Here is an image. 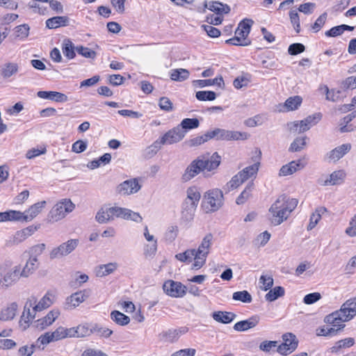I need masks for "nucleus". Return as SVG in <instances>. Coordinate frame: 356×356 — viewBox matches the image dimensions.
Wrapping results in <instances>:
<instances>
[{
    "label": "nucleus",
    "instance_id": "obj_1",
    "mask_svg": "<svg viewBox=\"0 0 356 356\" xmlns=\"http://www.w3.org/2000/svg\"><path fill=\"white\" fill-rule=\"evenodd\" d=\"M298 204L296 198H291L285 194L280 195L269 209L271 224L277 226L286 220Z\"/></svg>",
    "mask_w": 356,
    "mask_h": 356
},
{
    "label": "nucleus",
    "instance_id": "obj_2",
    "mask_svg": "<svg viewBox=\"0 0 356 356\" xmlns=\"http://www.w3.org/2000/svg\"><path fill=\"white\" fill-rule=\"evenodd\" d=\"M220 161L221 157L217 152L213 153L210 157L206 155L200 156L186 168L182 175V179L188 181L204 170L208 171L215 170L219 166Z\"/></svg>",
    "mask_w": 356,
    "mask_h": 356
},
{
    "label": "nucleus",
    "instance_id": "obj_3",
    "mask_svg": "<svg viewBox=\"0 0 356 356\" xmlns=\"http://www.w3.org/2000/svg\"><path fill=\"white\" fill-rule=\"evenodd\" d=\"M356 316V296L346 300L338 311L329 314L327 321H334L336 318L343 321H350Z\"/></svg>",
    "mask_w": 356,
    "mask_h": 356
},
{
    "label": "nucleus",
    "instance_id": "obj_4",
    "mask_svg": "<svg viewBox=\"0 0 356 356\" xmlns=\"http://www.w3.org/2000/svg\"><path fill=\"white\" fill-rule=\"evenodd\" d=\"M207 134L209 140L216 139L217 140H244L250 136V134L246 132L230 131L220 128L208 131Z\"/></svg>",
    "mask_w": 356,
    "mask_h": 356
},
{
    "label": "nucleus",
    "instance_id": "obj_5",
    "mask_svg": "<svg viewBox=\"0 0 356 356\" xmlns=\"http://www.w3.org/2000/svg\"><path fill=\"white\" fill-rule=\"evenodd\" d=\"M74 208V204L70 199H63L52 207L48 214V219L51 222L60 220L67 213L72 212Z\"/></svg>",
    "mask_w": 356,
    "mask_h": 356
},
{
    "label": "nucleus",
    "instance_id": "obj_6",
    "mask_svg": "<svg viewBox=\"0 0 356 356\" xmlns=\"http://www.w3.org/2000/svg\"><path fill=\"white\" fill-rule=\"evenodd\" d=\"M213 236L211 233H208L203 238L200 245L197 249V260L192 265V269H200L206 263L207 257L209 254V250L212 245Z\"/></svg>",
    "mask_w": 356,
    "mask_h": 356
},
{
    "label": "nucleus",
    "instance_id": "obj_7",
    "mask_svg": "<svg viewBox=\"0 0 356 356\" xmlns=\"http://www.w3.org/2000/svg\"><path fill=\"white\" fill-rule=\"evenodd\" d=\"M78 245V239H70L58 247L53 248L49 253V258L55 259L65 257L73 252Z\"/></svg>",
    "mask_w": 356,
    "mask_h": 356
},
{
    "label": "nucleus",
    "instance_id": "obj_8",
    "mask_svg": "<svg viewBox=\"0 0 356 356\" xmlns=\"http://www.w3.org/2000/svg\"><path fill=\"white\" fill-rule=\"evenodd\" d=\"M203 202L210 206L211 211L218 210L223 204L222 191L218 188L207 191L204 195Z\"/></svg>",
    "mask_w": 356,
    "mask_h": 356
},
{
    "label": "nucleus",
    "instance_id": "obj_9",
    "mask_svg": "<svg viewBox=\"0 0 356 356\" xmlns=\"http://www.w3.org/2000/svg\"><path fill=\"white\" fill-rule=\"evenodd\" d=\"M140 188L141 185L139 184L138 179L134 178L127 179L118 184L115 191L120 195L126 196L136 193Z\"/></svg>",
    "mask_w": 356,
    "mask_h": 356
},
{
    "label": "nucleus",
    "instance_id": "obj_10",
    "mask_svg": "<svg viewBox=\"0 0 356 356\" xmlns=\"http://www.w3.org/2000/svg\"><path fill=\"white\" fill-rule=\"evenodd\" d=\"M284 342L277 346V352L286 355L295 350L298 346L296 337L291 333H286L282 336Z\"/></svg>",
    "mask_w": 356,
    "mask_h": 356
},
{
    "label": "nucleus",
    "instance_id": "obj_11",
    "mask_svg": "<svg viewBox=\"0 0 356 356\" xmlns=\"http://www.w3.org/2000/svg\"><path fill=\"white\" fill-rule=\"evenodd\" d=\"M164 292L172 297H183L186 293V287L181 282L168 280L164 282Z\"/></svg>",
    "mask_w": 356,
    "mask_h": 356
},
{
    "label": "nucleus",
    "instance_id": "obj_12",
    "mask_svg": "<svg viewBox=\"0 0 356 356\" xmlns=\"http://www.w3.org/2000/svg\"><path fill=\"white\" fill-rule=\"evenodd\" d=\"M185 136V131L180 127H176L159 138L161 145H171L181 140Z\"/></svg>",
    "mask_w": 356,
    "mask_h": 356
},
{
    "label": "nucleus",
    "instance_id": "obj_13",
    "mask_svg": "<svg viewBox=\"0 0 356 356\" xmlns=\"http://www.w3.org/2000/svg\"><path fill=\"white\" fill-rule=\"evenodd\" d=\"M346 177L343 170H337L330 174L328 177H321L318 179V183L321 186H334L341 184Z\"/></svg>",
    "mask_w": 356,
    "mask_h": 356
},
{
    "label": "nucleus",
    "instance_id": "obj_14",
    "mask_svg": "<svg viewBox=\"0 0 356 356\" xmlns=\"http://www.w3.org/2000/svg\"><path fill=\"white\" fill-rule=\"evenodd\" d=\"M89 296V291H80L72 294L66 300L65 309H72L77 307L80 303L85 301Z\"/></svg>",
    "mask_w": 356,
    "mask_h": 356
},
{
    "label": "nucleus",
    "instance_id": "obj_15",
    "mask_svg": "<svg viewBox=\"0 0 356 356\" xmlns=\"http://www.w3.org/2000/svg\"><path fill=\"white\" fill-rule=\"evenodd\" d=\"M188 332V328L181 327L179 329H170L159 334L160 339L164 342L172 343L176 341L181 334Z\"/></svg>",
    "mask_w": 356,
    "mask_h": 356
},
{
    "label": "nucleus",
    "instance_id": "obj_16",
    "mask_svg": "<svg viewBox=\"0 0 356 356\" xmlns=\"http://www.w3.org/2000/svg\"><path fill=\"white\" fill-rule=\"evenodd\" d=\"M36 302L37 298L35 296H31L27 300L24 307V312L21 316L20 323L24 321L25 323L28 324L35 318L36 312H33V307Z\"/></svg>",
    "mask_w": 356,
    "mask_h": 356
},
{
    "label": "nucleus",
    "instance_id": "obj_17",
    "mask_svg": "<svg viewBox=\"0 0 356 356\" xmlns=\"http://www.w3.org/2000/svg\"><path fill=\"white\" fill-rule=\"evenodd\" d=\"M20 268L19 266H15L13 268L8 270L3 277L2 287L8 288L15 284L19 279Z\"/></svg>",
    "mask_w": 356,
    "mask_h": 356
},
{
    "label": "nucleus",
    "instance_id": "obj_18",
    "mask_svg": "<svg viewBox=\"0 0 356 356\" xmlns=\"http://www.w3.org/2000/svg\"><path fill=\"white\" fill-rule=\"evenodd\" d=\"M351 149V145L350 143H345L338 146L329 152L326 156L329 161H337L341 159Z\"/></svg>",
    "mask_w": 356,
    "mask_h": 356
},
{
    "label": "nucleus",
    "instance_id": "obj_19",
    "mask_svg": "<svg viewBox=\"0 0 356 356\" xmlns=\"http://www.w3.org/2000/svg\"><path fill=\"white\" fill-rule=\"evenodd\" d=\"M60 311L58 309L51 310L44 318L37 321V327L40 330H44L51 325L59 316Z\"/></svg>",
    "mask_w": 356,
    "mask_h": 356
},
{
    "label": "nucleus",
    "instance_id": "obj_20",
    "mask_svg": "<svg viewBox=\"0 0 356 356\" xmlns=\"http://www.w3.org/2000/svg\"><path fill=\"white\" fill-rule=\"evenodd\" d=\"M303 168L304 165L301 162V160L291 161L282 166L279 172V176L284 177L291 175Z\"/></svg>",
    "mask_w": 356,
    "mask_h": 356
},
{
    "label": "nucleus",
    "instance_id": "obj_21",
    "mask_svg": "<svg viewBox=\"0 0 356 356\" xmlns=\"http://www.w3.org/2000/svg\"><path fill=\"white\" fill-rule=\"evenodd\" d=\"M38 97L50 99L56 102H66L68 97L66 95L56 91H39L37 93Z\"/></svg>",
    "mask_w": 356,
    "mask_h": 356
},
{
    "label": "nucleus",
    "instance_id": "obj_22",
    "mask_svg": "<svg viewBox=\"0 0 356 356\" xmlns=\"http://www.w3.org/2000/svg\"><path fill=\"white\" fill-rule=\"evenodd\" d=\"M197 204L195 202L185 199L181 207L182 218L186 221H191L193 218Z\"/></svg>",
    "mask_w": 356,
    "mask_h": 356
},
{
    "label": "nucleus",
    "instance_id": "obj_23",
    "mask_svg": "<svg viewBox=\"0 0 356 356\" xmlns=\"http://www.w3.org/2000/svg\"><path fill=\"white\" fill-rule=\"evenodd\" d=\"M259 322L258 316H252L250 318L237 322L234 325V329L238 332L246 331L254 327Z\"/></svg>",
    "mask_w": 356,
    "mask_h": 356
},
{
    "label": "nucleus",
    "instance_id": "obj_24",
    "mask_svg": "<svg viewBox=\"0 0 356 356\" xmlns=\"http://www.w3.org/2000/svg\"><path fill=\"white\" fill-rule=\"evenodd\" d=\"M19 71V65L16 63L8 62L0 67V74L3 79H8L16 74Z\"/></svg>",
    "mask_w": 356,
    "mask_h": 356
},
{
    "label": "nucleus",
    "instance_id": "obj_25",
    "mask_svg": "<svg viewBox=\"0 0 356 356\" xmlns=\"http://www.w3.org/2000/svg\"><path fill=\"white\" fill-rule=\"evenodd\" d=\"M211 316L216 321L223 324L230 323L236 317L234 313L222 311L214 312Z\"/></svg>",
    "mask_w": 356,
    "mask_h": 356
},
{
    "label": "nucleus",
    "instance_id": "obj_26",
    "mask_svg": "<svg viewBox=\"0 0 356 356\" xmlns=\"http://www.w3.org/2000/svg\"><path fill=\"white\" fill-rule=\"evenodd\" d=\"M45 205V201L39 202L32 205L29 209L24 211L25 221L28 222L33 220L41 212L42 209L44 207Z\"/></svg>",
    "mask_w": 356,
    "mask_h": 356
},
{
    "label": "nucleus",
    "instance_id": "obj_27",
    "mask_svg": "<svg viewBox=\"0 0 356 356\" xmlns=\"http://www.w3.org/2000/svg\"><path fill=\"white\" fill-rule=\"evenodd\" d=\"M69 18L66 16H56L46 21V26L50 29H57L60 26H65L68 24Z\"/></svg>",
    "mask_w": 356,
    "mask_h": 356
},
{
    "label": "nucleus",
    "instance_id": "obj_28",
    "mask_svg": "<svg viewBox=\"0 0 356 356\" xmlns=\"http://www.w3.org/2000/svg\"><path fill=\"white\" fill-rule=\"evenodd\" d=\"M328 316H329V315L326 316L324 319V321L327 324L330 325H327V332H328L327 335L328 336H334V335L337 334L338 331L342 330L345 327V325L343 324V323L346 322V321H343V320L338 321V318L337 319L336 318L334 321L329 322L327 321Z\"/></svg>",
    "mask_w": 356,
    "mask_h": 356
},
{
    "label": "nucleus",
    "instance_id": "obj_29",
    "mask_svg": "<svg viewBox=\"0 0 356 356\" xmlns=\"http://www.w3.org/2000/svg\"><path fill=\"white\" fill-rule=\"evenodd\" d=\"M175 258L181 262H191L194 259V263L197 260V251L195 249H188L182 253H178Z\"/></svg>",
    "mask_w": 356,
    "mask_h": 356
},
{
    "label": "nucleus",
    "instance_id": "obj_30",
    "mask_svg": "<svg viewBox=\"0 0 356 356\" xmlns=\"http://www.w3.org/2000/svg\"><path fill=\"white\" fill-rule=\"evenodd\" d=\"M70 337H85L92 333V330L86 325H79L76 327L70 328Z\"/></svg>",
    "mask_w": 356,
    "mask_h": 356
},
{
    "label": "nucleus",
    "instance_id": "obj_31",
    "mask_svg": "<svg viewBox=\"0 0 356 356\" xmlns=\"http://www.w3.org/2000/svg\"><path fill=\"white\" fill-rule=\"evenodd\" d=\"M54 303V296L47 293L43 298L38 302V303H35L33 307V312H40L43 309H45L49 307Z\"/></svg>",
    "mask_w": 356,
    "mask_h": 356
},
{
    "label": "nucleus",
    "instance_id": "obj_32",
    "mask_svg": "<svg viewBox=\"0 0 356 356\" xmlns=\"http://www.w3.org/2000/svg\"><path fill=\"white\" fill-rule=\"evenodd\" d=\"M38 268V259H33L29 257V260L26 261L24 267L22 270H20L21 276L23 277H27L30 275L33 274V272Z\"/></svg>",
    "mask_w": 356,
    "mask_h": 356
},
{
    "label": "nucleus",
    "instance_id": "obj_33",
    "mask_svg": "<svg viewBox=\"0 0 356 356\" xmlns=\"http://www.w3.org/2000/svg\"><path fill=\"white\" fill-rule=\"evenodd\" d=\"M36 230V227H33L32 226H29L22 230L17 231L14 235V242L15 243H19L22 242L29 236H31Z\"/></svg>",
    "mask_w": 356,
    "mask_h": 356
},
{
    "label": "nucleus",
    "instance_id": "obj_34",
    "mask_svg": "<svg viewBox=\"0 0 356 356\" xmlns=\"http://www.w3.org/2000/svg\"><path fill=\"white\" fill-rule=\"evenodd\" d=\"M205 6L218 15L227 14L230 11V8L228 5L223 4L219 1L209 2V5L205 4Z\"/></svg>",
    "mask_w": 356,
    "mask_h": 356
},
{
    "label": "nucleus",
    "instance_id": "obj_35",
    "mask_svg": "<svg viewBox=\"0 0 356 356\" xmlns=\"http://www.w3.org/2000/svg\"><path fill=\"white\" fill-rule=\"evenodd\" d=\"M17 305L15 302L11 303L6 309L1 310L0 313V320L6 321L14 318L16 315Z\"/></svg>",
    "mask_w": 356,
    "mask_h": 356
},
{
    "label": "nucleus",
    "instance_id": "obj_36",
    "mask_svg": "<svg viewBox=\"0 0 356 356\" xmlns=\"http://www.w3.org/2000/svg\"><path fill=\"white\" fill-rule=\"evenodd\" d=\"M118 268L116 263H108L99 266L96 269V275L97 277H104L113 273Z\"/></svg>",
    "mask_w": 356,
    "mask_h": 356
},
{
    "label": "nucleus",
    "instance_id": "obj_37",
    "mask_svg": "<svg viewBox=\"0 0 356 356\" xmlns=\"http://www.w3.org/2000/svg\"><path fill=\"white\" fill-rule=\"evenodd\" d=\"M259 163H254L250 166L246 167L238 173L244 181L254 177L259 170Z\"/></svg>",
    "mask_w": 356,
    "mask_h": 356
},
{
    "label": "nucleus",
    "instance_id": "obj_38",
    "mask_svg": "<svg viewBox=\"0 0 356 356\" xmlns=\"http://www.w3.org/2000/svg\"><path fill=\"white\" fill-rule=\"evenodd\" d=\"M194 85H197L200 88H204L209 86L217 85L219 87L224 86V81L222 77L220 76L213 79H203V80H195L193 81Z\"/></svg>",
    "mask_w": 356,
    "mask_h": 356
},
{
    "label": "nucleus",
    "instance_id": "obj_39",
    "mask_svg": "<svg viewBox=\"0 0 356 356\" xmlns=\"http://www.w3.org/2000/svg\"><path fill=\"white\" fill-rule=\"evenodd\" d=\"M302 99L300 96H293L289 97L284 102V106L286 111L297 110L301 105Z\"/></svg>",
    "mask_w": 356,
    "mask_h": 356
},
{
    "label": "nucleus",
    "instance_id": "obj_40",
    "mask_svg": "<svg viewBox=\"0 0 356 356\" xmlns=\"http://www.w3.org/2000/svg\"><path fill=\"white\" fill-rule=\"evenodd\" d=\"M111 318L116 324L121 326L126 325L130 322V318L128 316L117 310H114L111 313Z\"/></svg>",
    "mask_w": 356,
    "mask_h": 356
},
{
    "label": "nucleus",
    "instance_id": "obj_41",
    "mask_svg": "<svg viewBox=\"0 0 356 356\" xmlns=\"http://www.w3.org/2000/svg\"><path fill=\"white\" fill-rule=\"evenodd\" d=\"M355 343L353 338L349 337L339 340L330 348L332 353H337L342 348H347L353 346Z\"/></svg>",
    "mask_w": 356,
    "mask_h": 356
},
{
    "label": "nucleus",
    "instance_id": "obj_42",
    "mask_svg": "<svg viewBox=\"0 0 356 356\" xmlns=\"http://www.w3.org/2000/svg\"><path fill=\"white\" fill-rule=\"evenodd\" d=\"M62 51L64 56L68 59H72L76 56V47L70 40H64Z\"/></svg>",
    "mask_w": 356,
    "mask_h": 356
},
{
    "label": "nucleus",
    "instance_id": "obj_43",
    "mask_svg": "<svg viewBox=\"0 0 356 356\" xmlns=\"http://www.w3.org/2000/svg\"><path fill=\"white\" fill-rule=\"evenodd\" d=\"M243 182L244 181L241 178V176H240L239 173H238L234 175L232 179L223 186V190L225 193H228L238 188Z\"/></svg>",
    "mask_w": 356,
    "mask_h": 356
},
{
    "label": "nucleus",
    "instance_id": "obj_44",
    "mask_svg": "<svg viewBox=\"0 0 356 356\" xmlns=\"http://www.w3.org/2000/svg\"><path fill=\"white\" fill-rule=\"evenodd\" d=\"M189 76V72L186 69H175L170 72V78L173 81H183Z\"/></svg>",
    "mask_w": 356,
    "mask_h": 356
},
{
    "label": "nucleus",
    "instance_id": "obj_45",
    "mask_svg": "<svg viewBox=\"0 0 356 356\" xmlns=\"http://www.w3.org/2000/svg\"><path fill=\"white\" fill-rule=\"evenodd\" d=\"M199 125L200 121L197 118H185L177 127H180L181 130H184L186 133L187 130L197 128Z\"/></svg>",
    "mask_w": 356,
    "mask_h": 356
},
{
    "label": "nucleus",
    "instance_id": "obj_46",
    "mask_svg": "<svg viewBox=\"0 0 356 356\" xmlns=\"http://www.w3.org/2000/svg\"><path fill=\"white\" fill-rule=\"evenodd\" d=\"M284 295V289L282 286H275L270 289L265 296V298L267 301L273 302L277 300L278 298L282 297Z\"/></svg>",
    "mask_w": 356,
    "mask_h": 356
},
{
    "label": "nucleus",
    "instance_id": "obj_47",
    "mask_svg": "<svg viewBox=\"0 0 356 356\" xmlns=\"http://www.w3.org/2000/svg\"><path fill=\"white\" fill-rule=\"evenodd\" d=\"M30 27L27 24L17 26L14 29L16 38L24 40L29 35Z\"/></svg>",
    "mask_w": 356,
    "mask_h": 356
},
{
    "label": "nucleus",
    "instance_id": "obj_48",
    "mask_svg": "<svg viewBox=\"0 0 356 356\" xmlns=\"http://www.w3.org/2000/svg\"><path fill=\"white\" fill-rule=\"evenodd\" d=\"M129 209L122 208L119 207H112L108 208V213L114 218H121L127 220Z\"/></svg>",
    "mask_w": 356,
    "mask_h": 356
},
{
    "label": "nucleus",
    "instance_id": "obj_49",
    "mask_svg": "<svg viewBox=\"0 0 356 356\" xmlns=\"http://www.w3.org/2000/svg\"><path fill=\"white\" fill-rule=\"evenodd\" d=\"M254 184L252 182L248 184L245 189L241 192L237 197L236 202L237 204H242L245 203L250 197Z\"/></svg>",
    "mask_w": 356,
    "mask_h": 356
},
{
    "label": "nucleus",
    "instance_id": "obj_50",
    "mask_svg": "<svg viewBox=\"0 0 356 356\" xmlns=\"http://www.w3.org/2000/svg\"><path fill=\"white\" fill-rule=\"evenodd\" d=\"M232 298L234 300L241 301L245 303H250L252 300L250 293L245 290L234 292L233 293Z\"/></svg>",
    "mask_w": 356,
    "mask_h": 356
},
{
    "label": "nucleus",
    "instance_id": "obj_51",
    "mask_svg": "<svg viewBox=\"0 0 356 356\" xmlns=\"http://www.w3.org/2000/svg\"><path fill=\"white\" fill-rule=\"evenodd\" d=\"M195 97L200 101H213L216 98V94L213 91L200 90L196 92Z\"/></svg>",
    "mask_w": 356,
    "mask_h": 356
},
{
    "label": "nucleus",
    "instance_id": "obj_52",
    "mask_svg": "<svg viewBox=\"0 0 356 356\" xmlns=\"http://www.w3.org/2000/svg\"><path fill=\"white\" fill-rule=\"evenodd\" d=\"M96 220L101 224L107 223L113 220L112 216L108 213V208L106 210L101 209L96 214Z\"/></svg>",
    "mask_w": 356,
    "mask_h": 356
},
{
    "label": "nucleus",
    "instance_id": "obj_53",
    "mask_svg": "<svg viewBox=\"0 0 356 356\" xmlns=\"http://www.w3.org/2000/svg\"><path fill=\"white\" fill-rule=\"evenodd\" d=\"M307 137L296 138L291 144L289 150L291 152H299L306 145Z\"/></svg>",
    "mask_w": 356,
    "mask_h": 356
},
{
    "label": "nucleus",
    "instance_id": "obj_54",
    "mask_svg": "<svg viewBox=\"0 0 356 356\" xmlns=\"http://www.w3.org/2000/svg\"><path fill=\"white\" fill-rule=\"evenodd\" d=\"M186 193L187 197L186 200L198 204L200 199L201 197V195L198 189L195 186L189 187L187 189Z\"/></svg>",
    "mask_w": 356,
    "mask_h": 356
},
{
    "label": "nucleus",
    "instance_id": "obj_55",
    "mask_svg": "<svg viewBox=\"0 0 356 356\" xmlns=\"http://www.w3.org/2000/svg\"><path fill=\"white\" fill-rule=\"evenodd\" d=\"M70 328H65L63 327H58L54 332L51 333V335L54 338L55 341H58L66 337H70Z\"/></svg>",
    "mask_w": 356,
    "mask_h": 356
},
{
    "label": "nucleus",
    "instance_id": "obj_56",
    "mask_svg": "<svg viewBox=\"0 0 356 356\" xmlns=\"http://www.w3.org/2000/svg\"><path fill=\"white\" fill-rule=\"evenodd\" d=\"M76 51L79 54L87 58L94 59L97 56V53L95 51L81 45L76 47Z\"/></svg>",
    "mask_w": 356,
    "mask_h": 356
},
{
    "label": "nucleus",
    "instance_id": "obj_57",
    "mask_svg": "<svg viewBox=\"0 0 356 356\" xmlns=\"http://www.w3.org/2000/svg\"><path fill=\"white\" fill-rule=\"evenodd\" d=\"M324 88L326 95L325 98L327 100L335 102L340 99V95L341 93V90L335 89L330 90L327 86H325Z\"/></svg>",
    "mask_w": 356,
    "mask_h": 356
},
{
    "label": "nucleus",
    "instance_id": "obj_58",
    "mask_svg": "<svg viewBox=\"0 0 356 356\" xmlns=\"http://www.w3.org/2000/svg\"><path fill=\"white\" fill-rule=\"evenodd\" d=\"M289 18L296 32L297 33L300 32V17L298 12L296 10H291L289 12Z\"/></svg>",
    "mask_w": 356,
    "mask_h": 356
},
{
    "label": "nucleus",
    "instance_id": "obj_59",
    "mask_svg": "<svg viewBox=\"0 0 356 356\" xmlns=\"http://www.w3.org/2000/svg\"><path fill=\"white\" fill-rule=\"evenodd\" d=\"M45 248L46 245L44 243H40L33 245L29 250V257L38 259V257L43 252V251L45 250Z\"/></svg>",
    "mask_w": 356,
    "mask_h": 356
},
{
    "label": "nucleus",
    "instance_id": "obj_60",
    "mask_svg": "<svg viewBox=\"0 0 356 356\" xmlns=\"http://www.w3.org/2000/svg\"><path fill=\"white\" fill-rule=\"evenodd\" d=\"M209 140L207 131L203 134L202 136H197L193 138L190 139L186 143L188 146L190 147H194V146H198L206 142Z\"/></svg>",
    "mask_w": 356,
    "mask_h": 356
},
{
    "label": "nucleus",
    "instance_id": "obj_61",
    "mask_svg": "<svg viewBox=\"0 0 356 356\" xmlns=\"http://www.w3.org/2000/svg\"><path fill=\"white\" fill-rule=\"evenodd\" d=\"M179 228L177 225L170 226L165 234V240L173 241L177 236Z\"/></svg>",
    "mask_w": 356,
    "mask_h": 356
},
{
    "label": "nucleus",
    "instance_id": "obj_62",
    "mask_svg": "<svg viewBox=\"0 0 356 356\" xmlns=\"http://www.w3.org/2000/svg\"><path fill=\"white\" fill-rule=\"evenodd\" d=\"M305 50V47L302 43H293L288 48L289 54L293 56L302 53Z\"/></svg>",
    "mask_w": 356,
    "mask_h": 356
},
{
    "label": "nucleus",
    "instance_id": "obj_63",
    "mask_svg": "<svg viewBox=\"0 0 356 356\" xmlns=\"http://www.w3.org/2000/svg\"><path fill=\"white\" fill-rule=\"evenodd\" d=\"M327 16V13H323L317 18V19L312 26V30L314 31V32L316 33L321 30V29L323 26L326 22Z\"/></svg>",
    "mask_w": 356,
    "mask_h": 356
},
{
    "label": "nucleus",
    "instance_id": "obj_64",
    "mask_svg": "<svg viewBox=\"0 0 356 356\" xmlns=\"http://www.w3.org/2000/svg\"><path fill=\"white\" fill-rule=\"evenodd\" d=\"M315 8L316 4L314 3L308 2L300 5L298 10L305 15H310L313 13Z\"/></svg>",
    "mask_w": 356,
    "mask_h": 356
}]
</instances>
